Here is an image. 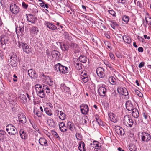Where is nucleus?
Here are the masks:
<instances>
[{
    "label": "nucleus",
    "instance_id": "nucleus-1",
    "mask_svg": "<svg viewBox=\"0 0 151 151\" xmlns=\"http://www.w3.org/2000/svg\"><path fill=\"white\" fill-rule=\"evenodd\" d=\"M134 121L131 117L129 115L124 116L123 119V123L126 127H131L133 124Z\"/></svg>",
    "mask_w": 151,
    "mask_h": 151
},
{
    "label": "nucleus",
    "instance_id": "nucleus-2",
    "mask_svg": "<svg viewBox=\"0 0 151 151\" xmlns=\"http://www.w3.org/2000/svg\"><path fill=\"white\" fill-rule=\"evenodd\" d=\"M37 95L41 98H44L45 95L43 89H42V86L39 84H36L35 86Z\"/></svg>",
    "mask_w": 151,
    "mask_h": 151
},
{
    "label": "nucleus",
    "instance_id": "nucleus-3",
    "mask_svg": "<svg viewBox=\"0 0 151 151\" xmlns=\"http://www.w3.org/2000/svg\"><path fill=\"white\" fill-rule=\"evenodd\" d=\"M18 45L20 48H22L23 51L27 54H29L32 52V50L28 45L24 42H18Z\"/></svg>",
    "mask_w": 151,
    "mask_h": 151
},
{
    "label": "nucleus",
    "instance_id": "nucleus-4",
    "mask_svg": "<svg viewBox=\"0 0 151 151\" xmlns=\"http://www.w3.org/2000/svg\"><path fill=\"white\" fill-rule=\"evenodd\" d=\"M6 128V131L9 134L14 135L17 133V129L12 124H9L7 125Z\"/></svg>",
    "mask_w": 151,
    "mask_h": 151
},
{
    "label": "nucleus",
    "instance_id": "nucleus-5",
    "mask_svg": "<svg viewBox=\"0 0 151 151\" xmlns=\"http://www.w3.org/2000/svg\"><path fill=\"white\" fill-rule=\"evenodd\" d=\"M117 91L119 94L125 96L126 99H128L129 94L126 88L122 87H119L117 89Z\"/></svg>",
    "mask_w": 151,
    "mask_h": 151
},
{
    "label": "nucleus",
    "instance_id": "nucleus-6",
    "mask_svg": "<svg viewBox=\"0 0 151 151\" xmlns=\"http://www.w3.org/2000/svg\"><path fill=\"white\" fill-rule=\"evenodd\" d=\"M10 8L11 12L14 14H16L19 12L20 9L19 7L15 4H11Z\"/></svg>",
    "mask_w": 151,
    "mask_h": 151
},
{
    "label": "nucleus",
    "instance_id": "nucleus-7",
    "mask_svg": "<svg viewBox=\"0 0 151 151\" xmlns=\"http://www.w3.org/2000/svg\"><path fill=\"white\" fill-rule=\"evenodd\" d=\"M9 32H7L5 33V34L3 35L1 39V44L4 45L8 43V41L11 37V35Z\"/></svg>",
    "mask_w": 151,
    "mask_h": 151
},
{
    "label": "nucleus",
    "instance_id": "nucleus-8",
    "mask_svg": "<svg viewBox=\"0 0 151 151\" xmlns=\"http://www.w3.org/2000/svg\"><path fill=\"white\" fill-rule=\"evenodd\" d=\"M80 80L82 82L84 83H86L88 81V77L86 71H83L81 73Z\"/></svg>",
    "mask_w": 151,
    "mask_h": 151
},
{
    "label": "nucleus",
    "instance_id": "nucleus-9",
    "mask_svg": "<svg viewBox=\"0 0 151 151\" xmlns=\"http://www.w3.org/2000/svg\"><path fill=\"white\" fill-rule=\"evenodd\" d=\"M81 113L83 114H86L89 111V108L87 105L83 103L80 106Z\"/></svg>",
    "mask_w": 151,
    "mask_h": 151
},
{
    "label": "nucleus",
    "instance_id": "nucleus-10",
    "mask_svg": "<svg viewBox=\"0 0 151 151\" xmlns=\"http://www.w3.org/2000/svg\"><path fill=\"white\" fill-rule=\"evenodd\" d=\"M55 115L58 116L59 118L64 120L65 119L66 115L62 111H60L59 110H56L55 111Z\"/></svg>",
    "mask_w": 151,
    "mask_h": 151
},
{
    "label": "nucleus",
    "instance_id": "nucleus-11",
    "mask_svg": "<svg viewBox=\"0 0 151 151\" xmlns=\"http://www.w3.org/2000/svg\"><path fill=\"white\" fill-rule=\"evenodd\" d=\"M141 139L142 141L147 142L151 139L150 135L148 133L145 132L142 133Z\"/></svg>",
    "mask_w": 151,
    "mask_h": 151
},
{
    "label": "nucleus",
    "instance_id": "nucleus-12",
    "mask_svg": "<svg viewBox=\"0 0 151 151\" xmlns=\"http://www.w3.org/2000/svg\"><path fill=\"white\" fill-rule=\"evenodd\" d=\"M24 31V26L23 24L21 22L19 24V26L16 27V33L17 35H22Z\"/></svg>",
    "mask_w": 151,
    "mask_h": 151
},
{
    "label": "nucleus",
    "instance_id": "nucleus-13",
    "mask_svg": "<svg viewBox=\"0 0 151 151\" xmlns=\"http://www.w3.org/2000/svg\"><path fill=\"white\" fill-rule=\"evenodd\" d=\"M74 65L78 70H80L82 68V64L80 63L79 60L76 58L73 59Z\"/></svg>",
    "mask_w": 151,
    "mask_h": 151
},
{
    "label": "nucleus",
    "instance_id": "nucleus-14",
    "mask_svg": "<svg viewBox=\"0 0 151 151\" xmlns=\"http://www.w3.org/2000/svg\"><path fill=\"white\" fill-rule=\"evenodd\" d=\"M96 72L98 76L100 78H103L105 76L104 69L102 67L98 68Z\"/></svg>",
    "mask_w": 151,
    "mask_h": 151
},
{
    "label": "nucleus",
    "instance_id": "nucleus-15",
    "mask_svg": "<svg viewBox=\"0 0 151 151\" xmlns=\"http://www.w3.org/2000/svg\"><path fill=\"white\" fill-rule=\"evenodd\" d=\"M10 64L13 67H15L17 65V57L16 55H11L10 57Z\"/></svg>",
    "mask_w": 151,
    "mask_h": 151
},
{
    "label": "nucleus",
    "instance_id": "nucleus-16",
    "mask_svg": "<svg viewBox=\"0 0 151 151\" xmlns=\"http://www.w3.org/2000/svg\"><path fill=\"white\" fill-rule=\"evenodd\" d=\"M18 118L19 122L22 124H24L26 122V116L23 113H20L18 114Z\"/></svg>",
    "mask_w": 151,
    "mask_h": 151
},
{
    "label": "nucleus",
    "instance_id": "nucleus-17",
    "mask_svg": "<svg viewBox=\"0 0 151 151\" xmlns=\"http://www.w3.org/2000/svg\"><path fill=\"white\" fill-rule=\"evenodd\" d=\"M115 129L116 133L119 135L123 136L124 134V129L119 126H115Z\"/></svg>",
    "mask_w": 151,
    "mask_h": 151
},
{
    "label": "nucleus",
    "instance_id": "nucleus-18",
    "mask_svg": "<svg viewBox=\"0 0 151 151\" xmlns=\"http://www.w3.org/2000/svg\"><path fill=\"white\" fill-rule=\"evenodd\" d=\"M45 24L52 31H55L57 29V27L51 22H45Z\"/></svg>",
    "mask_w": 151,
    "mask_h": 151
},
{
    "label": "nucleus",
    "instance_id": "nucleus-19",
    "mask_svg": "<svg viewBox=\"0 0 151 151\" xmlns=\"http://www.w3.org/2000/svg\"><path fill=\"white\" fill-rule=\"evenodd\" d=\"M27 19L28 21L32 23H34L37 19L35 16L32 14H26Z\"/></svg>",
    "mask_w": 151,
    "mask_h": 151
},
{
    "label": "nucleus",
    "instance_id": "nucleus-20",
    "mask_svg": "<svg viewBox=\"0 0 151 151\" xmlns=\"http://www.w3.org/2000/svg\"><path fill=\"white\" fill-rule=\"evenodd\" d=\"M106 91V89L103 86L100 87L98 90V93L101 96H104Z\"/></svg>",
    "mask_w": 151,
    "mask_h": 151
},
{
    "label": "nucleus",
    "instance_id": "nucleus-21",
    "mask_svg": "<svg viewBox=\"0 0 151 151\" xmlns=\"http://www.w3.org/2000/svg\"><path fill=\"white\" fill-rule=\"evenodd\" d=\"M58 126L60 130L62 132H66L67 130V127L65 126V123L63 122H59Z\"/></svg>",
    "mask_w": 151,
    "mask_h": 151
},
{
    "label": "nucleus",
    "instance_id": "nucleus-22",
    "mask_svg": "<svg viewBox=\"0 0 151 151\" xmlns=\"http://www.w3.org/2000/svg\"><path fill=\"white\" fill-rule=\"evenodd\" d=\"M20 136L21 138L24 140H26L28 137L27 133L23 129H21L19 131Z\"/></svg>",
    "mask_w": 151,
    "mask_h": 151
},
{
    "label": "nucleus",
    "instance_id": "nucleus-23",
    "mask_svg": "<svg viewBox=\"0 0 151 151\" xmlns=\"http://www.w3.org/2000/svg\"><path fill=\"white\" fill-rule=\"evenodd\" d=\"M18 100L22 103L25 104L27 101V99L25 95L21 94L18 98Z\"/></svg>",
    "mask_w": 151,
    "mask_h": 151
},
{
    "label": "nucleus",
    "instance_id": "nucleus-24",
    "mask_svg": "<svg viewBox=\"0 0 151 151\" xmlns=\"http://www.w3.org/2000/svg\"><path fill=\"white\" fill-rule=\"evenodd\" d=\"M28 73L29 76L32 78H36L37 76V74L35 71L32 69H29L28 70Z\"/></svg>",
    "mask_w": 151,
    "mask_h": 151
},
{
    "label": "nucleus",
    "instance_id": "nucleus-25",
    "mask_svg": "<svg viewBox=\"0 0 151 151\" xmlns=\"http://www.w3.org/2000/svg\"><path fill=\"white\" fill-rule=\"evenodd\" d=\"M126 106L127 110L129 111H132L134 109L132 103L130 101H129L126 102Z\"/></svg>",
    "mask_w": 151,
    "mask_h": 151
},
{
    "label": "nucleus",
    "instance_id": "nucleus-26",
    "mask_svg": "<svg viewBox=\"0 0 151 151\" xmlns=\"http://www.w3.org/2000/svg\"><path fill=\"white\" fill-rule=\"evenodd\" d=\"M39 144L42 146H47L48 145L47 141L44 138L41 137L39 140Z\"/></svg>",
    "mask_w": 151,
    "mask_h": 151
},
{
    "label": "nucleus",
    "instance_id": "nucleus-27",
    "mask_svg": "<svg viewBox=\"0 0 151 151\" xmlns=\"http://www.w3.org/2000/svg\"><path fill=\"white\" fill-rule=\"evenodd\" d=\"M67 127L71 131H73L76 129L74 124L70 122H68L67 124Z\"/></svg>",
    "mask_w": 151,
    "mask_h": 151
},
{
    "label": "nucleus",
    "instance_id": "nucleus-28",
    "mask_svg": "<svg viewBox=\"0 0 151 151\" xmlns=\"http://www.w3.org/2000/svg\"><path fill=\"white\" fill-rule=\"evenodd\" d=\"M90 145H91L92 147L96 149H99L101 146V144L96 141H93L92 143H91Z\"/></svg>",
    "mask_w": 151,
    "mask_h": 151
},
{
    "label": "nucleus",
    "instance_id": "nucleus-29",
    "mask_svg": "<svg viewBox=\"0 0 151 151\" xmlns=\"http://www.w3.org/2000/svg\"><path fill=\"white\" fill-rule=\"evenodd\" d=\"M85 146V143L83 141H81L79 142L78 149L80 151H86V149Z\"/></svg>",
    "mask_w": 151,
    "mask_h": 151
},
{
    "label": "nucleus",
    "instance_id": "nucleus-30",
    "mask_svg": "<svg viewBox=\"0 0 151 151\" xmlns=\"http://www.w3.org/2000/svg\"><path fill=\"white\" fill-rule=\"evenodd\" d=\"M51 54L52 57L56 59H59L60 55V52L58 51L55 50L52 51Z\"/></svg>",
    "mask_w": 151,
    "mask_h": 151
},
{
    "label": "nucleus",
    "instance_id": "nucleus-31",
    "mask_svg": "<svg viewBox=\"0 0 151 151\" xmlns=\"http://www.w3.org/2000/svg\"><path fill=\"white\" fill-rule=\"evenodd\" d=\"M117 97V94L115 90L112 91L111 94L109 95L110 101L115 100Z\"/></svg>",
    "mask_w": 151,
    "mask_h": 151
},
{
    "label": "nucleus",
    "instance_id": "nucleus-32",
    "mask_svg": "<svg viewBox=\"0 0 151 151\" xmlns=\"http://www.w3.org/2000/svg\"><path fill=\"white\" fill-rule=\"evenodd\" d=\"M68 71V68L66 66H63L61 65L59 72L60 73L65 74L67 73Z\"/></svg>",
    "mask_w": 151,
    "mask_h": 151
},
{
    "label": "nucleus",
    "instance_id": "nucleus-33",
    "mask_svg": "<svg viewBox=\"0 0 151 151\" xmlns=\"http://www.w3.org/2000/svg\"><path fill=\"white\" fill-rule=\"evenodd\" d=\"M132 115L134 118H137L139 116V113L138 110L136 108H135L132 111Z\"/></svg>",
    "mask_w": 151,
    "mask_h": 151
},
{
    "label": "nucleus",
    "instance_id": "nucleus-34",
    "mask_svg": "<svg viewBox=\"0 0 151 151\" xmlns=\"http://www.w3.org/2000/svg\"><path fill=\"white\" fill-rule=\"evenodd\" d=\"M43 76L45 77V79L47 81L49 85L52 86L53 85L54 83L53 81L49 76L43 75Z\"/></svg>",
    "mask_w": 151,
    "mask_h": 151
},
{
    "label": "nucleus",
    "instance_id": "nucleus-35",
    "mask_svg": "<svg viewBox=\"0 0 151 151\" xmlns=\"http://www.w3.org/2000/svg\"><path fill=\"white\" fill-rule=\"evenodd\" d=\"M48 124L51 127L54 128L55 126V124L52 119H49L47 121Z\"/></svg>",
    "mask_w": 151,
    "mask_h": 151
},
{
    "label": "nucleus",
    "instance_id": "nucleus-36",
    "mask_svg": "<svg viewBox=\"0 0 151 151\" xmlns=\"http://www.w3.org/2000/svg\"><path fill=\"white\" fill-rule=\"evenodd\" d=\"M44 111L47 115L49 116H51L53 115V113L52 111L49 108H45L44 109Z\"/></svg>",
    "mask_w": 151,
    "mask_h": 151
},
{
    "label": "nucleus",
    "instance_id": "nucleus-37",
    "mask_svg": "<svg viewBox=\"0 0 151 151\" xmlns=\"http://www.w3.org/2000/svg\"><path fill=\"white\" fill-rule=\"evenodd\" d=\"M79 59L78 60H79V61L82 63H84L87 61L88 58L85 56H81L79 57Z\"/></svg>",
    "mask_w": 151,
    "mask_h": 151
},
{
    "label": "nucleus",
    "instance_id": "nucleus-38",
    "mask_svg": "<svg viewBox=\"0 0 151 151\" xmlns=\"http://www.w3.org/2000/svg\"><path fill=\"white\" fill-rule=\"evenodd\" d=\"M109 81L111 84L114 85L116 83V81L115 78L113 77H110L109 78Z\"/></svg>",
    "mask_w": 151,
    "mask_h": 151
},
{
    "label": "nucleus",
    "instance_id": "nucleus-39",
    "mask_svg": "<svg viewBox=\"0 0 151 151\" xmlns=\"http://www.w3.org/2000/svg\"><path fill=\"white\" fill-rule=\"evenodd\" d=\"M38 32V28L35 26H34L32 27L30 32L32 34H36Z\"/></svg>",
    "mask_w": 151,
    "mask_h": 151
},
{
    "label": "nucleus",
    "instance_id": "nucleus-40",
    "mask_svg": "<svg viewBox=\"0 0 151 151\" xmlns=\"http://www.w3.org/2000/svg\"><path fill=\"white\" fill-rule=\"evenodd\" d=\"M63 91L64 92L68 94H71L70 88L66 86H63Z\"/></svg>",
    "mask_w": 151,
    "mask_h": 151
},
{
    "label": "nucleus",
    "instance_id": "nucleus-41",
    "mask_svg": "<svg viewBox=\"0 0 151 151\" xmlns=\"http://www.w3.org/2000/svg\"><path fill=\"white\" fill-rule=\"evenodd\" d=\"M61 48L64 51L67 50L69 49V46L67 44H63L61 45Z\"/></svg>",
    "mask_w": 151,
    "mask_h": 151
},
{
    "label": "nucleus",
    "instance_id": "nucleus-42",
    "mask_svg": "<svg viewBox=\"0 0 151 151\" xmlns=\"http://www.w3.org/2000/svg\"><path fill=\"white\" fill-rule=\"evenodd\" d=\"M109 118L110 120L114 122H116L117 121V119L116 117L115 116L114 114L110 115L109 116Z\"/></svg>",
    "mask_w": 151,
    "mask_h": 151
},
{
    "label": "nucleus",
    "instance_id": "nucleus-43",
    "mask_svg": "<svg viewBox=\"0 0 151 151\" xmlns=\"http://www.w3.org/2000/svg\"><path fill=\"white\" fill-rule=\"evenodd\" d=\"M122 20L126 24H127L129 21V17L126 15H124L122 16Z\"/></svg>",
    "mask_w": 151,
    "mask_h": 151
},
{
    "label": "nucleus",
    "instance_id": "nucleus-44",
    "mask_svg": "<svg viewBox=\"0 0 151 151\" xmlns=\"http://www.w3.org/2000/svg\"><path fill=\"white\" fill-rule=\"evenodd\" d=\"M6 134V132L3 130H0V140H2L4 139V135Z\"/></svg>",
    "mask_w": 151,
    "mask_h": 151
},
{
    "label": "nucleus",
    "instance_id": "nucleus-45",
    "mask_svg": "<svg viewBox=\"0 0 151 151\" xmlns=\"http://www.w3.org/2000/svg\"><path fill=\"white\" fill-rule=\"evenodd\" d=\"M129 149L131 151H136L137 149V147L134 144H131L129 147Z\"/></svg>",
    "mask_w": 151,
    "mask_h": 151
},
{
    "label": "nucleus",
    "instance_id": "nucleus-46",
    "mask_svg": "<svg viewBox=\"0 0 151 151\" xmlns=\"http://www.w3.org/2000/svg\"><path fill=\"white\" fill-rule=\"evenodd\" d=\"M123 39L125 42L127 44H129L131 42V39L128 36L125 37V39L123 38Z\"/></svg>",
    "mask_w": 151,
    "mask_h": 151
},
{
    "label": "nucleus",
    "instance_id": "nucleus-47",
    "mask_svg": "<svg viewBox=\"0 0 151 151\" xmlns=\"http://www.w3.org/2000/svg\"><path fill=\"white\" fill-rule=\"evenodd\" d=\"M61 64L60 63H57L55 66V69L57 72L60 71Z\"/></svg>",
    "mask_w": 151,
    "mask_h": 151
},
{
    "label": "nucleus",
    "instance_id": "nucleus-48",
    "mask_svg": "<svg viewBox=\"0 0 151 151\" xmlns=\"http://www.w3.org/2000/svg\"><path fill=\"white\" fill-rule=\"evenodd\" d=\"M34 114L36 115L38 117H41L42 116V113L38 110H34Z\"/></svg>",
    "mask_w": 151,
    "mask_h": 151
},
{
    "label": "nucleus",
    "instance_id": "nucleus-49",
    "mask_svg": "<svg viewBox=\"0 0 151 151\" xmlns=\"http://www.w3.org/2000/svg\"><path fill=\"white\" fill-rule=\"evenodd\" d=\"M108 12L111 15L114 17H116V13L113 10L111 9V10H109Z\"/></svg>",
    "mask_w": 151,
    "mask_h": 151
},
{
    "label": "nucleus",
    "instance_id": "nucleus-50",
    "mask_svg": "<svg viewBox=\"0 0 151 151\" xmlns=\"http://www.w3.org/2000/svg\"><path fill=\"white\" fill-rule=\"evenodd\" d=\"M69 45L73 49L76 48L78 47V45L76 43H70V44H69Z\"/></svg>",
    "mask_w": 151,
    "mask_h": 151
},
{
    "label": "nucleus",
    "instance_id": "nucleus-51",
    "mask_svg": "<svg viewBox=\"0 0 151 151\" xmlns=\"http://www.w3.org/2000/svg\"><path fill=\"white\" fill-rule=\"evenodd\" d=\"M104 64L106 65V67L109 68L110 69L112 68L111 65L107 61L105 60L104 61Z\"/></svg>",
    "mask_w": 151,
    "mask_h": 151
},
{
    "label": "nucleus",
    "instance_id": "nucleus-52",
    "mask_svg": "<svg viewBox=\"0 0 151 151\" xmlns=\"http://www.w3.org/2000/svg\"><path fill=\"white\" fill-rule=\"evenodd\" d=\"M52 135L54 136V137H55L57 138H60L58 135L57 134V133L55 131H52Z\"/></svg>",
    "mask_w": 151,
    "mask_h": 151
},
{
    "label": "nucleus",
    "instance_id": "nucleus-53",
    "mask_svg": "<svg viewBox=\"0 0 151 151\" xmlns=\"http://www.w3.org/2000/svg\"><path fill=\"white\" fill-rule=\"evenodd\" d=\"M81 134L78 133L76 134V137L78 140H81Z\"/></svg>",
    "mask_w": 151,
    "mask_h": 151
},
{
    "label": "nucleus",
    "instance_id": "nucleus-54",
    "mask_svg": "<svg viewBox=\"0 0 151 151\" xmlns=\"http://www.w3.org/2000/svg\"><path fill=\"white\" fill-rule=\"evenodd\" d=\"M65 38L67 39L68 40H70V37L68 33L66 32H65L64 33Z\"/></svg>",
    "mask_w": 151,
    "mask_h": 151
},
{
    "label": "nucleus",
    "instance_id": "nucleus-55",
    "mask_svg": "<svg viewBox=\"0 0 151 151\" xmlns=\"http://www.w3.org/2000/svg\"><path fill=\"white\" fill-rule=\"evenodd\" d=\"M109 56L111 59L112 60H115V57L114 54L112 53H109Z\"/></svg>",
    "mask_w": 151,
    "mask_h": 151
},
{
    "label": "nucleus",
    "instance_id": "nucleus-56",
    "mask_svg": "<svg viewBox=\"0 0 151 151\" xmlns=\"http://www.w3.org/2000/svg\"><path fill=\"white\" fill-rule=\"evenodd\" d=\"M22 6L23 8L26 9L27 8L28 5L26 4L25 2H23L22 3Z\"/></svg>",
    "mask_w": 151,
    "mask_h": 151
},
{
    "label": "nucleus",
    "instance_id": "nucleus-57",
    "mask_svg": "<svg viewBox=\"0 0 151 151\" xmlns=\"http://www.w3.org/2000/svg\"><path fill=\"white\" fill-rule=\"evenodd\" d=\"M118 2L119 3L124 4L126 2L125 0H118Z\"/></svg>",
    "mask_w": 151,
    "mask_h": 151
},
{
    "label": "nucleus",
    "instance_id": "nucleus-58",
    "mask_svg": "<svg viewBox=\"0 0 151 151\" xmlns=\"http://www.w3.org/2000/svg\"><path fill=\"white\" fill-rule=\"evenodd\" d=\"M144 64L145 63L144 62H141L139 64L138 67L139 68H141L144 66Z\"/></svg>",
    "mask_w": 151,
    "mask_h": 151
},
{
    "label": "nucleus",
    "instance_id": "nucleus-59",
    "mask_svg": "<svg viewBox=\"0 0 151 151\" xmlns=\"http://www.w3.org/2000/svg\"><path fill=\"white\" fill-rule=\"evenodd\" d=\"M0 3L1 6H3L6 4V1H5V0H1Z\"/></svg>",
    "mask_w": 151,
    "mask_h": 151
},
{
    "label": "nucleus",
    "instance_id": "nucleus-60",
    "mask_svg": "<svg viewBox=\"0 0 151 151\" xmlns=\"http://www.w3.org/2000/svg\"><path fill=\"white\" fill-rule=\"evenodd\" d=\"M136 93L139 97H142L143 96V94L139 91L138 92H136Z\"/></svg>",
    "mask_w": 151,
    "mask_h": 151
},
{
    "label": "nucleus",
    "instance_id": "nucleus-61",
    "mask_svg": "<svg viewBox=\"0 0 151 151\" xmlns=\"http://www.w3.org/2000/svg\"><path fill=\"white\" fill-rule=\"evenodd\" d=\"M13 77L14 78L13 79V80L14 82H17V76H16L15 74H14L13 76Z\"/></svg>",
    "mask_w": 151,
    "mask_h": 151
},
{
    "label": "nucleus",
    "instance_id": "nucleus-62",
    "mask_svg": "<svg viewBox=\"0 0 151 151\" xmlns=\"http://www.w3.org/2000/svg\"><path fill=\"white\" fill-rule=\"evenodd\" d=\"M45 3L44 1H42L41 3H39L40 5L42 7L44 8V4Z\"/></svg>",
    "mask_w": 151,
    "mask_h": 151
},
{
    "label": "nucleus",
    "instance_id": "nucleus-63",
    "mask_svg": "<svg viewBox=\"0 0 151 151\" xmlns=\"http://www.w3.org/2000/svg\"><path fill=\"white\" fill-rule=\"evenodd\" d=\"M138 51L141 52H142L143 51V49L142 47H139L138 49Z\"/></svg>",
    "mask_w": 151,
    "mask_h": 151
},
{
    "label": "nucleus",
    "instance_id": "nucleus-64",
    "mask_svg": "<svg viewBox=\"0 0 151 151\" xmlns=\"http://www.w3.org/2000/svg\"><path fill=\"white\" fill-rule=\"evenodd\" d=\"M48 88H49L47 86L45 85L43 86V88L42 87V89H43V91L44 92V91L45 90Z\"/></svg>",
    "mask_w": 151,
    "mask_h": 151
}]
</instances>
